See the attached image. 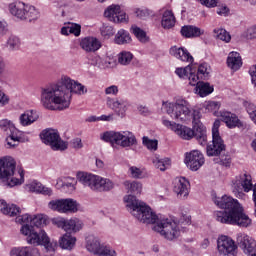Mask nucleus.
Returning a JSON list of instances; mask_svg holds the SVG:
<instances>
[{
	"label": "nucleus",
	"instance_id": "obj_23",
	"mask_svg": "<svg viewBox=\"0 0 256 256\" xmlns=\"http://www.w3.org/2000/svg\"><path fill=\"white\" fill-rule=\"evenodd\" d=\"M172 57L180 59V61H186L187 63H193V56L189 51L183 47L172 46L169 51Z\"/></svg>",
	"mask_w": 256,
	"mask_h": 256
},
{
	"label": "nucleus",
	"instance_id": "obj_16",
	"mask_svg": "<svg viewBox=\"0 0 256 256\" xmlns=\"http://www.w3.org/2000/svg\"><path fill=\"white\" fill-rule=\"evenodd\" d=\"M163 125H165V127H170V129L174 131L176 135H179V137L185 141H190V139H193L195 132H193V129L187 126H183L169 120H163Z\"/></svg>",
	"mask_w": 256,
	"mask_h": 256
},
{
	"label": "nucleus",
	"instance_id": "obj_24",
	"mask_svg": "<svg viewBox=\"0 0 256 256\" xmlns=\"http://www.w3.org/2000/svg\"><path fill=\"white\" fill-rule=\"evenodd\" d=\"M106 105L107 107H109V109L115 111L118 117H125V112L127 111V106L125 105V102L119 101L114 98H107Z\"/></svg>",
	"mask_w": 256,
	"mask_h": 256
},
{
	"label": "nucleus",
	"instance_id": "obj_14",
	"mask_svg": "<svg viewBox=\"0 0 256 256\" xmlns=\"http://www.w3.org/2000/svg\"><path fill=\"white\" fill-rule=\"evenodd\" d=\"M52 223L60 229H64L66 233H77L83 229V222L78 219L66 220L65 218H54Z\"/></svg>",
	"mask_w": 256,
	"mask_h": 256
},
{
	"label": "nucleus",
	"instance_id": "obj_59",
	"mask_svg": "<svg viewBox=\"0 0 256 256\" xmlns=\"http://www.w3.org/2000/svg\"><path fill=\"white\" fill-rule=\"evenodd\" d=\"M0 127H4L5 131H7L8 129H10V131H12V129H15L13 124L11 122H9L8 120H2L0 122Z\"/></svg>",
	"mask_w": 256,
	"mask_h": 256
},
{
	"label": "nucleus",
	"instance_id": "obj_8",
	"mask_svg": "<svg viewBox=\"0 0 256 256\" xmlns=\"http://www.w3.org/2000/svg\"><path fill=\"white\" fill-rule=\"evenodd\" d=\"M11 15L20 19V21H37L41 17V13L35 6L25 4L23 2H14L9 5Z\"/></svg>",
	"mask_w": 256,
	"mask_h": 256
},
{
	"label": "nucleus",
	"instance_id": "obj_55",
	"mask_svg": "<svg viewBox=\"0 0 256 256\" xmlns=\"http://www.w3.org/2000/svg\"><path fill=\"white\" fill-rule=\"evenodd\" d=\"M70 145L73 149H83V142L81 138H74L70 141Z\"/></svg>",
	"mask_w": 256,
	"mask_h": 256
},
{
	"label": "nucleus",
	"instance_id": "obj_19",
	"mask_svg": "<svg viewBox=\"0 0 256 256\" xmlns=\"http://www.w3.org/2000/svg\"><path fill=\"white\" fill-rule=\"evenodd\" d=\"M217 247L221 255L235 256V251H237L235 242L227 236H221L218 238Z\"/></svg>",
	"mask_w": 256,
	"mask_h": 256
},
{
	"label": "nucleus",
	"instance_id": "obj_4",
	"mask_svg": "<svg viewBox=\"0 0 256 256\" xmlns=\"http://www.w3.org/2000/svg\"><path fill=\"white\" fill-rule=\"evenodd\" d=\"M214 205L218 206L220 211L214 213V217L218 223L222 225H237L238 227H249L251 220L245 214L243 206L235 198L224 195L222 197L212 194Z\"/></svg>",
	"mask_w": 256,
	"mask_h": 256
},
{
	"label": "nucleus",
	"instance_id": "obj_32",
	"mask_svg": "<svg viewBox=\"0 0 256 256\" xmlns=\"http://www.w3.org/2000/svg\"><path fill=\"white\" fill-rule=\"evenodd\" d=\"M161 25L163 29H171L175 27V15L172 11L166 10L162 15Z\"/></svg>",
	"mask_w": 256,
	"mask_h": 256
},
{
	"label": "nucleus",
	"instance_id": "obj_20",
	"mask_svg": "<svg viewBox=\"0 0 256 256\" xmlns=\"http://www.w3.org/2000/svg\"><path fill=\"white\" fill-rule=\"evenodd\" d=\"M104 16L107 17L109 21H113V23H125V21H127V14L121 11L120 5L109 6L105 10Z\"/></svg>",
	"mask_w": 256,
	"mask_h": 256
},
{
	"label": "nucleus",
	"instance_id": "obj_47",
	"mask_svg": "<svg viewBox=\"0 0 256 256\" xmlns=\"http://www.w3.org/2000/svg\"><path fill=\"white\" fill-rule=\"evenodd\" d=\"M188 75L189 85H191L192 87H195V85L197 86L199 83V79H201V76L199 74H195L193 68L190 70Z\"/></svg>",
	"mask_w": 256,
	"mask_h": 256
},
{
	"label": "nucleus",
	"instance_id": "obj_3",
	"mask_svg": "<svg viewBox=\"0 0 256 256\" xmlns=\"http://www.w3.org/2000/svg\"><path fill=\"white\" fill-rule=\"evenodd\" d=\"M163 107L168 115L175 121L185 123L192 119L193 137L200 143L205 145L207 143V128L201 123V111L189 110V102L183 98H179L175 103H163Z\"/></svg>",
	"mask_w": 256,
	"mask_h": 256
},
{
	"label": "nucleus",
	"instance_id": "obj_60",
	"mask_svg": "<svg viewBox=\"0 0 256 256\" xmlns=\"http://www.w3.org/2000/svg\"><path fill=\"white\" fill-rule=\"evenodd\" d=\"M5 71H7V64H5V60L0 56V77L5 75Z\"/></svg>",
	"mask_w": 256,
	"mask_h": 256
},
{
	"label": "nucleus",
	"instance_id": "obj_43",
	"mask_svg": "<svg viewBox=\"0 0 256 256\" xmlns=\"http://www.w3.org/2000/svg\"><path fill=\"white\" fill-rule=\"evenodd\" d=\"M245 107H246V111H247L250 119L256 125V106H255V104L247 102L245 104Z\"/></svg>",
	"mask_w": 256,
	"mask_h": 256
},
{
	"label": "nucleus",
	"instance_id": "obj_56",
	"mask_svg": "<svg viewBox=\"0 0 256 256\" xmlns=\"http://www.w3.org/2000/svg\"><path fill=\"white\" fill-rule=\"evenodd\" d=\"M106 95H117L119 93V88L116 85H112L105 89Z\"/></svg>",
	"mask_w": 256,
	"mask_h": 256
},
{
	"label": "nucleus",
	"instance_id": "obj_6",
	"mask_svg": "<svg viewBox=\"0 0 256 256\" xmlns=\"http://www.w3.org/2000/svg\"><path fill=\"white\" fill-rule=\"evenodd\" d=\"M16 169L15 160L11 157L0 158V179L6 182L8 187H15L17 185H22L25 182V173L23 170L18 171L20 178L14 177Z\"/></svg>",
	"mask_w": 256,
	"mask_h": 256
},
{
	"label": "nucleus",
	"instance_id": "obj_13",
	"mask_svg": "<svg viewBox=\"0 0 256 256\" xmlns=\"http://www.w3.org/2000/svg\"><path fill=\"white\" fill-rule=\"evenodd\" d=\"M184 162L190 171H199L205 165V157L199 150H192L185 154Z\"/></svg>",
	"mask_w": 256,
	"mask_h": 256
},
{
	"label": "nucleus",
	"instance_id": "obj_45",
	"mask_svg": "<svg viewBox=\"0 0 256 256\" xmlns=\"http://www.w3.org/2000/svg\"><path fill=\"white\" fill-rule=\"evenodd\" d=\"M197 74L200 76L201 80H205L209 77V68L207 63H203L198 67Z\"/></svg>",
	"mask_w": 256,
	"mask_h": 256
},
{
	"label": "nucleus",
	"instance_id": "obj_2",
	"mask_svg": "<svg viewBox=\"0 0 256 256\" xmlns=\"http://www.w3.org/2000/svg\"><path fill=\"white\" fill-rule=\"evenodd\" d=\"M128 207H131V215L138 219L141 223L147 225H154L153 231L159 233L161 237L167 239V241H175L181 235V229L179 224L168 218H159L151 207L147 206L145 202H139L135 200V197L129 196Z\"/></svg>",
	"mask_w": 256,
	"mask_h": 256
},
{
	"label": "nucleus",
	"instance_id": "obj_10",
	"mask_svg": "<svg viewBox=\"0 0 256 256\" xmlns=\"http://www.w3.org/2000/svg\"><path fill=\"white\" fill-rule=\"evenodd\" d=\"M40 139L45 145H49L53 151H65L69 144L59 135L56 129L48 128L40 133Z\"/></svg>",
	"mask_w": 256,
	"mask_h": 256
},
{
	"label": "nucleus",
	"instance_id": "obj_18",
	"mask_svg": "<svg viewBox=\"0 0 256 256\" xmlns=\"http://www.w3.org/2000/svg\"><path fill=\"white\" fill-rule=\"evenodd\" d=\"M237 243L244 253L249 256H256V242L247 234H238Z\"/></svg>",
	"mask_w": 256,
	"mask_h": 256
},
{
	"label": "nucleus",
	"instance_id": "obj_51",
	"mask_svg": "<svg viewBox=\"0 0 256 256\" xmlns=\"http://www.w3.org/2000/svg\"><path fill=\"white\" fill-rule=\"evenodd\" d=\"M244 37L246 39H256V24L250 26L245 32Z\"/></svg>",
	"mask_w": 256,
	"mask_h": 256
},
{
	"label": "nucleus",
	"instance_id": "obj_1",
	"mask_svg": "<svg viewBox=\"0 0 256 256\" xmlns=\"http://www.w3.org/2000/svg\"><path fill=\"white\" fill-rule=\"evenodd\" d=\"M72 93L85 95L87 88L70 77L64 76L57 84L42 88L41 103L49 111H64L71 105Z\"/></svg>",
	"mask_w": 256,
	"mask_h": 256
},
{
	"label": "nucleus",
	"instance_id": "obj_11",
	"mask_svg": "<svg viewBox=\"0 0 256 256\" xmlns=\"http://www.w3.org/2000/svg\"><path fill=\"white\" fill-rule=\"evenodd\" d=\"M219 127H221V121L215 120L212 127V144L206 148L208 157H217L225 152L226 146L223 138L219 134Z\"/></svg>",
	"mask_w": 256,
	"mask_h": 256
},
{
	"label": "nucleus",
	"instance_id": "obj_42",
	"mask_svg": "<svg viewBox=\"0 0 256 256\" xmlns=\"http://www.w3.org/2000/svg\"><path fill=\"white\" fill-rule=\"evenodd\" d=\"M92 65H94V67H98V69H107V67H109L111 63H108L107 60H104L103 58L96 56L92 61Z\"/></svg>",
	"mask_w": 256,
	"mask_h": 256
},
{
	"label": "nucleus",
	"instance_id": "obj_64",
	"mask_svg": "<svg viewBox=\"0 0 256 256\" xmlns=\"http://www.w3.org/2000/svg\"><path fill=\"white\" fill-rule=\"evenodd\" d=\"M245 3H249L251 7H256V0H243Z\"/></svg>",
	"mask_w": 256,
	"mask_h": 256
},
{
	"label": "nucleus",
	"instance_id": "obj_30",
	"mask_svg": "<svg viewBox=\"0 0 256 256\" xmlns=\"http://www.w3.org/2000/svg\"><path fill=\"white\" fill-rule=\"evenodd\" d=\"M203 33H205V31L201 30L197 26L188 25V26H183L181 28V35L183 37H186L187 39H191L193 37H201Z\"/></svg>",
	"mask_w": 256,
	"mask_h": 256
},
{
	"label": "nucleus",
	"instance_id": "obj_52",
	"mask_svg": "<svg viewBox=\"0 0 256 256\" xmlns=\"http://www.w3.org/2000/svg\"><path fill=\"white\" fill-rule=\"evenodd\" d=\"M7 145L9 149L12 147H17L19 145V137L11 134L7 139H6Z\"/></svg>",
	"mask_w": 256,
	"mask_h": 256
},
{
	"label": "nucleus",
	"instance_id": "obj_38",
	"mask_svg": "<svg viewBox=\"0 0 256 256\" xmlns=\"http://www.w3.org/2000/svg\"><path fill=\"white\" fill-rule=\"evenodd\" d=\"M131 30L133 35H135V37L138 39V41H140V43H147V41H149L147 33L143 29L137 26H132Z\"/></svg>",
	"mask_w": 256,
	"mask_h": 256
},
{
	"label": "nucleus",
	"instance_id": "obj_61",
	"mask_svg": "<svg viewBox=\"0 0 256 256\" xmlns=\"http://www.w3.org/2000/svg\"><path fill=\"white\" fill-rule=\"evenodd\" d=\"M7 31H8L7 22L0 21V33H7Z\"/></svg>",
	"mask_w": 256,
	"mask_h": 256
},
{
	"label": "nucleus",
	"instance_id": "obj_48",
	"mask_svg": "<svg viewBox=\"0 0 256 256\" xmlns=\"http://www.w3.org/2000/svg\"><path fill=\"white\" fill-rule=\"evenodd\" d=\"M220 107L221 104H219V102L210 101L206 104V111H208V113H217Z\"/></svg>",
	"mask_w": 256,
	"mask_h": 256
},
{
	"label": "nucleus",
	"instance_id": "obj_29",
	"mask_svg": "<svg viewBox=\"0 0 256 256\" xmlns=\"http://www.w3.org/2000/svg\"><path fill=\"white\" fill-rule=\"evenodd\" d=\"M227 65L232 71H239L241 65H243L241 55L238 52H230L227 58Z\"/></svg>",
	"mask_w": 256,
	"mask_h": 256
},
{
	"label": "nucleus",
	"instance_id": "obj_36",
	"mask_svg": "<svg viewBox=\"0 0 256 256\" xmlns=\"http://www.w3.org/2000/svg\"><path fill=\"white\" fill-rule=\"evenodd\" d=\"M30 191H33L34 193H42V195H53V190L43 186L41 182H32L30 184Z\"/></svg>",
	"mask_w": 256,
	"mask_h": 256
},
{
	"label": "nucleus",
	"instance_id": "obj_7",
	"mask_svg": "<svg viewBox=\"0 0 256 256\" xmlns=\"http://www.w3.org/2000/svg\"><path fill=\"white\" fill-rule=\"evenodd\" d=\"M77 179L85 187H90L92 191H111L115 187V184L110 179L87 172H78Z\"/></svg>",
	"mask_w": 256,
	"mask_h": 256
},
{
	"label": "nucleus",
	"instance_id": "obj_28",
	"mask_svg": "<svg viewBox=\"0 0 256 256\" xmlns=\"http://www.w3.org/2000/svg\"><path fill=\"white\" fill-rule=\"evenodd\" d=\"M39 119V112L36 110H27L20 116V123L23 127H27V125H31L35 123Z\"/></svg>",
	"mask_w": 256,
	"mask_h": 256
},
{
	"label": "nucleus",
	"instance_id": "obj_40",
	"mask_svg": "<svg viewBox=\"0 0 256 256\" xmlns=\"http://www.w3.org/2000/svg\"><path fill=\"white\" fill-rule=\"evenodd\" d=\"M133 61V54L131 52L123 51L118 56L120 65H129Z\"/></svg>",
	"mask_w": 256,
	"mask_h": 256
},
{
	"label": "nucleus",
	"instance_id": "obj_27",
	"mask_svg": "<svg viewBox=\"0 0 256 256\" xmlns=\"http://www.w3.org/2000/svg\"><path fill=\"white\" fill-rule=\"evenodd\" d=\"M10 256H41V254L37 248L18 247L11 250Z\"/></svg>",
	"mask_w": 256,
	"mask_h": 256
},
{
	"label": "nucleus",
	"instance_id": "obj_53",
	"mask_svg": "<svg viewBox=\"0 0 256 256\" xmlns=\"http://www.w3.org/2000/svg\"><path fill=\"white\" fill-rule=\"evenodd\" d=\"M219 163H220V165H223L224 167H230L231 166V156L221 155L219 157Z\"/></svg>",
	"mask_w": 256,
	"mask_h": 256
},
{
	"label": "nucleus",
	"instance_id": "obj_9",
	"mask_svg": "<svg viewBox=\"0 0 256 256\" xmlns=\"http://www.w3.org/2000/svg\"><path fill=\"white\" fill-rule=\"evenodd\" d=\"M101 139L111 145H119L120 147H133L137 143L135 134L130 131L123 132H105Z\"/></svg>",
	"mask_w": 256,
	"mask_h": 256
},
{
	"label": "nucleus",
	"instance_id": "obj_37",
	"mask_svg": "<svg viewBox=\"0 0 256 256\" xmlns=\"http://www.w3.org/2000/svg\"><path fill=\"white\" fill-rule=\"evenodd\" d=\"M153 164L155 165L156 169H160L161 171H167V169H169V167H171V159L169 158H155L153 160Z\"/></svg>",
	"mask_w": 256,
	"mask_h": 256
},
{
	"label": "nucleus",
	"instance_id": "obj_33",
	"mask_svg": "<svg viewBox=\"0 0 256 256\" xmlns=\"http://www.w3.org/2000/svg\"><path fill=\"white\" fill-rule=\"evenodd\" d=\"M62 35H75V37H79L81 35V25L68 23L67 26H63L61 28Z\"/></svg>",
	"mask_w": 256,
	"mask_h": 256
},
{
	"label": "nucleus",
	"instance_id": "obj_58",
	"mask_svg": "<svg viewBox=\"0 0 256 256\" xmlns=\"http://www.w3.org/2000/svg\"><path fill=\"white\" fill-rule=\"evenodd\" d=\"M217 14L227 17V15H229V8L225 5L219 6L217 9Z\"/></svg>",
	"mask_w": 256,
	"mask_h": 256
},
{
	"label": "nucleus",
	"instance_id": "obj_22",
	"mask_svg": "<svg viewBox=\"0 0 256 256\" xmlns=\"http://www.w3.org/2000/svg\"><path fill=\"white\" fill-rule=\"evenodd\" d=\"M173 191L178 195L187 197L189 195V182L185 177H176L173 181Z\"/></svg>",
	"mask_w": 256,
	"mask_h": 256
},
{
	"label": "nucleus",
	"instance_id": "obj_15",
	"mask_svg": "<svg viewBox=\"0 0 256 256\" xmlns=\"http://www.w3.org/2000/svg\"><path fill=\"white\" fill-rule=\"evenodd\" d=\"M86 249L90 253L99 256H111L109 252V247L101 245L99 238L95 236H88L86 238Z\"/></svg>",
	"mask_w": 256,
	"mask_h": 256
},
{
	"label": "nucleus",
	"instance_id": "obj_62",
	"mask_svg": "<svg viewBox=\"0 0 256 256\" xmlns=\"http://www.w3.org/2000/svg\"><path fill=\"white\" fill-rule=\"evenodd\" d=\"M99 121H113V114L102 115L99 117Z\"/></svg>",
	"mask_w": 256,
	"mask_h": 256
},
{
	"label": "nucleus",
	"instance_id": "obj_63",
	"mask_svg": "<svg viewBox=\"0 0 256 256\" xmlns=\"http://www.w3.org/2000/svg\"><path fill=\"white\" fill-rule=\"evenodd\" d=\"M104 166L105 164L101 159H96V167H98L99 169H103Z\"/></svg>",
	"mask_w": 256,
	"mask_h": 256
},
{
	"label": "nucleus",
	"instance_id": "obj_50",
	"mask_svg": "<svg viewBox=\"0 0 256 256\" xmlns=\"http://www.w3.org/2000/svg\"><path fill=\"white\" fill-rule=\"evenodd\" d=\"M32 219H33V217H31V215L24 214V215L18 216L16 218V223H20V225H22V223H24V225H31Z\"/></svg>",
	"mask_w": 256,
	"mask_h": 256
},
{
	"label": "nucleus",
	"instance_id": "obj_57",
	"mask_svg": "<svg viewBox=\"0 0 256 256\" xmlns=\"http://www.w3.org/2000/svg\"><path fill=\"white\" fill-rule=\"evenodd\" d=\"M9 104V96H6L3 91H0V107H5Z\"/></svg>",
	"mask_w": 256,
	"mask_h": 256
},
{
	"label": "nucleus",
	"instance_id": "obj_25",
	"mask_svg": "<svg viewBox=\"0 0 256 256\" xmlns=\"http://www.w3.org/2000/svg\"><path fill=\"white\" fill-rule=\"evenodd\" d=\"M221 119L230 129L243 126V123L241 122V120H239V117L231 112H222Z\"/></svg>",
	"mask_w": 256,
	"mask_h": 256
},
{
	"label": "nucleus",
	"instance_id": "obj_21",
	"mask_svg": "<svg viewBox=\"0 0 256 256\" xmlns=\"http://www.w3.org/2000/svg\"><path fill=\"white\" fill-rule=\"evenodd\" d=\"M80 47L86 51V53H95L101 49V42L95 37H85L81 39Z\"/></svg>",
	"mask_w": 256,
	"mask_h": 256
},
{
	"label": "nucleus",
	"instance_id": "obj_44",
	"mask_svg": "<svg viewBox=\"0 0 256 256\" xmlns=\"http://www.w3.org/2000/svg\"><path fill=\"white\" fill-rule=\"evenodd\" d=\"M7 47L10 51L19 49V38L17 36H10L7 41Z\"/></svg>",
	"mask_w": 256,
	"mask_h": 256
},
{
	"label": "nucleus",
	"instance_id": "obj_39",
	"mask_svg": "<svg viewBox=\"0 0 256 256\" xmlns=\"http://www.w3.org/2000/svg\"><path fill=\"white\" fill-rule=\"evenodd\" d=\"M213 33L216 39H220V41H225V43H229V41H231V34L223 28L214 29Z\"/></svg>",
	"mask_w": 256,
	"mask_h": 256
},
{
	"label": "nucleus",
	"instance_id": "obj_35",
	"mask_svg": "<svg viewBox=\"0 0 256 256\" xmlns=\"http://www.w3.org/2000/svg\"><path fill=\"white\" fill-rule=\"evenodd\" d=\"M213 90V86L208 82H199L196 86V93H198L200 97H207V95H211Z\"/></svg>",
	"mask_w": 256,
	"mask_h": 256
},
{
	"label": "nucleus",
	"instance_id": "obj_46",
	"mask_svg": "<svg viewBox=\"0 0 256 256\" xmlns=\"http://www.w3.org/2000/svg\"><path fill=\"white\" fill-rule=\"evenodd\" d=\"M191 69H192L191 66L188 65L185 68H177L175 73L181 79H187V77H189V73H190Z\"/></svg>",
	"mask_w": 256,
	"mask_h": 256
},
{
	"label": "nucleus",
	"instance_id": "obj_41",
	"mask_svg": "<svg viewBox=\"0 0 256 256\" xmlns=\"http://www.w3.org/2000/svg\"><path fill=\"white\" fill-rule=\"evenodd\" d=\"M142 143L145 147H147V149H149V151H157V147L159 145V141L149 139L147 136L142 138Z\"/></svg>",
	"mask_w": 256,
	"mask_h": 256
},
{
	"label": "nucleus",
	"instance_id": "obj_49",
	"mask_svg": "<svg viewBox=\"0 0 256 256\" xmlns=\"http://www.w3.org/2000/svg\"><path fill=\"white\" fill-rule=\"evenodd\" d=\"M129 172L133 179H141L143 177V171L136 166H131Z\"/></svg>",
	"mask_w": 256,
	"mask_h": 256
},
{
	"label": "nucleus",
	"instance_id": "obj_26",
	"mask_svg": "<svg viewBox=\"0 0 256 256\" xmlns=\"http://www.w3.org/2000/svg\"><path fill=\"white\" fill-rule=\"evenodd\" d=\"M0 211L3 215H9V217H17L21 214V208L15 204H7L5 200H0Z\"/></svg>",
	"mask_w": 256,
	"mask_h": 256
},
{
	"label": "nucleus",
	"instance_id": "obj_31",
	"mask_svg": "<svg viewBox=\"0 0 256 256\" xmlns=\"http://www.w3.org/2000/svg\"><path fill=\"white\" fill-rule=\"evenodd\" d=\"M76 242L77 238L72 237L71 233H66L59 240V245L62 249H67L68 251H71V249L75 247Z\"/></svg>",
	"mask_w": 256,
	"mask_h": 256
},
{
	"label": "nucleus",
	"instance_id": "obj_17",
	"mask_svg": "<svg viewBox=\"0 0 256 256\" xmlns=\"http://www.w3.org/2000/svg\"><path fill=\"white\" fill-rule=\"evenodd\" d=\"M124 186L128 190V193H131L128 196L124 197V201L127 203L126 207L131 213V211H133V208L129 206L130 204L129 197H134L135 201H138L139 203H143L142 201L137 199V197L135 196V195H141V191H143V184H141V182L139 181H133V182L125 181Z\"/></svg>",
	"mask_w": 256,
	"mask_h": 256
},
{
	"label": "nucleus",
	"instance_id": "obj_5",
	"mask_svg": "<svg viewBox=\"0 0 256 256\" xmlns=\"http://www.w3.org/2000/svg\"><path fill=\"white\" fill-rule=\"evenodd\" d=\"M30 221L31 225H23L20 230L22 235L27 237V243H30V245H43L46 251H50L51 253L55 252L57 243L51 242L44 230H39V232H37L35 231V228H33L45 227V225H47V217H45L43 214H38L32 217Z\"/></svg>",
	"mask_w": 256,
	"mask_h": 256
},
{
	"label": "nucleus",
	"instance_id": "obj_34",
	"mask_svg": "<svg viewBox=\"0 0 256 256\" xmlns=\"http://www.w3.org/2000/svg\"><path fill=\"white\" fill-rule=\"evenodd\" d=\"M115 43L117 45H127L131 43V34L126 30H119L115 35Z\"/></svg>",
	"mask_w": 256,
	"mask_h": 256
},
{
	"label": "nucleus",
	"instance_id": "obj_54",
	"mask_svg": "<svg viewBox=\"0 0 256 256\" xmlns=\"http://www.w3.org/2000/svg\"><path fill=\"white\" fill-rule=\"evenodd\" d=\"M200 3L209 9H213V7H217L219 0H200Z\"/></svg>",
	"mask_w": 256,
	"mask_h": 256
},
{
	"label": "nucleus",
	"instance_id": "obj_12",
	"mask_svg": "<svg viewBox=\"0 0 256 256\" xmlns=\"http://www.w3.org/2000/svg\"><path fill=\"white\" fill-rule=\"evenodd\" d=\"M48 207L58 213H76L77 201L71 198L52 200L48 203Z\"/></svg>",
	"mask_w": 256,
	"mask_h": 256
}]
</instances>
